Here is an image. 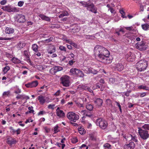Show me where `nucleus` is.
Returning a JSON list of instances; mask_svg holds the SVG:
<instances>
[{
    "instance_id": "nucleus-45",
    "label": "nucleus",
    "mask_w": 149,
    "mask_h": 149,
    "mask_svg": "<svg viewBox=\"0 0 149 149\" xmlns=\"http://www.w3.org/2000/svg\"><path fill=\"white\" fill-rule=\"evenodd\" d=\"M59 49L61 51H63L64 52H66V48L63 46H61L59 47Z\"/></svg>"
},
{
    "instance_id": "nucleus-54",
    "label": "nucleus",
    "mask_w": 149,
    "mask_h": 149,
    "mask_svg": "<svg viewBox=\"0 0 149 149\" xmlns=\"http://www.w3.org/2000/svg\"><path fill=\"white\" fill-rule=\"evenodd\" d=\"M61 93V91L60 90H58L54 94V95L56 96H58Z\"/></svg>"
},
{
    "instance_id": "nucleus-25",
    "label": "nucleus",
    "mask_w": 149,
    "mask_h": 149,
    "mask_svg": "<svg viewBox=\"0 0 149 149\" xmlns=\"http://www.w3.org/2000/svg\"><path fill=\"white\" fill-rule=\"evenodd\" d=\"M141 26L143 29L145 31L148 30L149 28V25L148 24H142Z\"/></svg>"
},
{
    "instance_id": "nucleus-46",
    "label": "nucleus",
    "mask_w": 149,
    "mask_h": 149,
    "mask_svg": "<svg viewBox=\"0 0 149 149\" xmlns=\"http://www.w3.org/2000/svg\"><path fill=\"white\" fill-rule=\"evenodd\" d=\"M58 125H56L55 127H54V133L56 134L58 132Z\"/></svg>"
},
{
    "instance_id": "nucleus-31",
    "label": "nucleus",
    "mask_w": 149,
    "mask_h": 149,
    "mask_svg": "<svg viewBox=\"0 0 149 149\" xmlns=\"http://www.w3.org/2000/svg\"><path fill=\"white\" fill-rule=\"evenodd\" d=\"M88 111L86 110H82L81 111V113L84 115H85V116H88V117H90L91 116V114H87Z\"/></svg>"
},
{
    "instance_id": "nucleus-6",
    "label": "nucleus",
    "mask_w": 149,
    "mask_h": 149,
    "mask_svg": "<svg viewBox=\"0 0 149 149\" xmlns=\"http://www.w3.org/2000/svg\"><path fill=\"white\" fill-rule=\"evenodd\" d=\"M1 9L3 10L6 11L8 12H17L19 10L15 7L11 5H8L2 7Z\"/></svg>"
},
{
    "instance_id": "nucleus-14",
    "label": "nucleus",
    "mask_w": 149,
    "mask_h": 149,
    "mask_svg": "<svg viewBox=\"0 0 149 149\" xmlns=\"http://www.w3.org/2000/svg\"><path fill=\"white\" fill-rule=\"evenodd\" d=\"M17 21L19 23H24L25 21V17L24 15H18L17 16Z\"/></svg>"
},
{
    "instance_id": "nucleus-20",
    "label": "nucleus",
    "mask_w": 149,
    "mask_h": 149,
    "mask_svg": "<svg viewBox=\"0 0 149 149\" xmlns=\"http://www.w3.org/2000/svg\"><path fill=\"white\" fill-rule=\"evenodd\" d=\"M116 69L118 71H122L124 68L123 65L120 63H118L116 65Z\"/></svg>"
},
{
    "instance_id": "nucleus-56",
    "label": "nucleus",
    "mask_w": 149,
    "mask_h": 149,
    "mask_svg": "<svg viewBox=\"0 0 149 149\" xmlns=\"http://www.w3.org/2000/svg\"><path fill=\"white\" fill-rule=\"evenodd\" d=\"M6 2L7 1L6 0H3L1 1L0 3L1 5H3L5 4Z\"/></svg>"
},
{
    "instance_id": "nucleus-2",
    "label": "nucleus",
    "mask_w": 149,
    "mask_h": 149,
    "mask_svg": "<svg viewBox=\"0 0 149 149\" xmlns=\"http://www.w3.org/2000/svg\"><path fill=\"white\" fill-rule=\"evenodd\" d=\"M138 131L141 138L146 140L149 137V134L148 131L149 130V124H145L141 127L138 128Z\"/></svg>"
},
{
    "instance_id": "nucleus-48",
    "label": "nucleus",
    "mask_w": 149,
    "mask_h": 149,
    "mask_svg": "<svg viewBox=\"0 0 149 149\" xmlns=\"http://www.w3.org/2000/svg\"><path fill=\"white\" fill-rule=\"evenodd\" d=\"M24 54L26 57H29V53L28 51L26 50H25L24 51Z\"/></svg>"
},
{
    "instance_id": "nucleus-28",
    "label": "nucleus",
    "mask_w": 149,
    "mask_h": 149,
    "mask_svg": "<svg viewBox=\"0 0 149 149\" xmlns=\"http://www.w3.org/2000/svg\"><path fill=\"white\" fill-rule=\"evenodd\" d=\"M87 6H88L87 7V9L88 10H89V9H92L95 7L93 3H88Z\"/></svg>"
},
{
    "instance_id": "nucleus-58",
    "label": "nucleus",
    "mask_w": 149,
    "mask_h": 149,
    "mask_svg": "<svg viewBox=\"0 0 149 149\" xmlns=\"http://www.w3.org/2000/svg\"><path fill=\"white\" fill-rule=\"evenodd\" d=\"M120 14L122 15V17L123 18H124L125 17L123 16L124 14H125V12L123 10H120Z\"/></svg>"
},
{
    "instance_id": "nucleus-38",
    "label": "nucleus",
    "mask_w": 149,
    "mask_h": 149,
    "mask_svg": "<svg viewBox=\"0 0 149 149\" xmlns=\"http://www.w3.org/2000/svg\"><path fill=\"white\" fill-rule=\"evenodd\" d=\"M10 91L4 92L3 93V96L4 97L9 96L10 95Z\"/></svg>"
},
{
    "instance_id": "nucleus-19",
    "label": "nucleus",
    "mask_w": 149,
    "mask_h": 149,
    "mask_svg": "<svg viewBox=\"0 0 149 149\" xmlns=\"http://www.w3.org/2000/svg\"><path fill=\"white\" fill-rule=\"evenodd\" d=\"M16 98L17 99H29V97L28 96H26L22 94L19 95L18 94L16 97Z\"/></svg>"
},
{
    "instance_id": "nucleus-43",
    "label": "nucleus",
    "mask_w": 149,
    "mask_h": 149,
    "mask_svg": "<svg viewBox=\"0 0 149 149\" xmlns=\"http://www.w3.org/2000/svg\"><path fill=\"white\" fill-rule=\"evenodd\" d=\"M78 141L77 137H74L72 139V142L73 143H75Z\"/></svg>"
},
{
    "instance_id": "nucleus-39",
    "label": "nucleus",
    "mask_w": 149,
    "mask_h": 149,
    "mask_svg": "<svg viewBox=\"0 0 149 149\" xmlns=\"http://www.w3.org/2000/svg\"><path fill=\"white\" fill-rule=\"evenodd\" d=\"M25 45V44L23 43L20 42L18 43V47L20 49L24 47Z\"/></svg>"
},
{
    "instance_id": "nucleus-30",
    "label": "nucleus",
    "mask_w": 149,
    "mask_h": 149,
    "mask_svg": "<svg viewBox=\"0 0 149 149\" xmlns=\"http://www.w3.org/2000/svg\"><path fill=\"white\" fill-rule=\"evenodd\" d=\"M15 88L14 91V93L18 94L21 92V90L17 86H16L15 87Z\"/></svg>"
},
{
    "instance_id": "nucleus-22",
    "label": "nucleus",
    "mask_w": 149,
    "mask_h": 149,
    "mask_svg": "<svg viewBox=\"0 0 149 149\" xmlns=\"http://www.w3.org/2000/svg\"><path fill=\"white\" fill-rule=\"evenodd\" d=\"M40 17L42 19L49 22L50 21V19L49 17H47L44 15H40Z\"/></svg>"
},
{
    "instance_id": "nucleus-17",
    "label": "nucleus",
    "mask_w": 149,
    "mask_h": 149,
    "mask_svg": "<svg viewBox=\"0 0 149 149\" xmlns=\"http://www.w3.org/2000/svg\"><path fill=\"white\" fill-rule=\"evenodd\" d=\"M38 100L41 104H43L46 102L45 97L40 95L38 97Z\"/></svg>"
},
{
    "instance_id": "nucleus-57",
    "label": "nucleus",
    "mask_w": 149,
    "mask_h": 149,
    "mask_svg": "<svg viewBox=\"0 0 149 149\" xmlns=\"http://www.w3.org/2000/svg\"><path fill=\"white\" fill-rule=\"evenodd\" d=\"M81 3L82 4V5L83 6H84L86 7L87 8V7L88 6L87 5L88 4V3H87L86 2H84V3L81 2Z\"/></svg>"
},
{
    "instance_id": "nucleus-50",
    "label": "nucleus",
    "mask_w": 149,
    "mask_h": 149,
    "mask_svg": "<svg viewBox=\"0 0 149 149\" xmlns=\"http://www.w3.org/2000/svg\"><path fill=\"white\" fill-rule=\"evenodd\" d=\"M11 40L10 38H3L1 37L0 38V40Z\"/></svg>"
},
{
    "instance_id": "nucleus-44",
    "label": "nucleus",
    "mask_w": 149,
    "mask_h": 149,
    "mask_svg": "<svg viewBox=\"0 0 149 149\" xmlns=\"http://www.w3.org/2000/svg\"><path fill=\"white\" fill-rule=\"evenodd\" d=\"M53 39V37H50L49 39H46L44 41L45 42L48 43V42H50L52 41Z\"/></svg>"
},
{
    "instance_id": "nucleus-61",
    "label": "nucleus",
    "mask_w": 149,
    "mask_h": 149,
    "mask_svg": "<svg viewBox=\"0 0 149 149\" xmlns=\"http://www.w3.org/2000/svg\"><path fill=\"white\" fill-rule=\"evenodd\" d=\"M140 9L141 11H143L144 8H143V5L142 4H141L140 5Z\"/></svg>"
},
{
    "instance_id": "nucleus-49",
    "label": "nucleus",
    "mask_w": 149,
    "mask_h": 149,
    "mask_svg": "<svg viewBox=\"0 0 149 149\" xmlns=\"http://www.w3.org/2000/svg\"><path fill=\"white\" fill-rule=\"evenodd\" d=\"M24 3V2L23 1H19L18 2V6L19 7H22Z\"/></svg>"
},
{
    "instance_id": "nucleus-32",
    "label": "nucleus",
    "mask_w": 149,
    "mask_h": 149,
    "mask_svg": "<svg viewBox=\"0 0 149 149\" xmlns=\"http://www.w3.org/2000/svg\"><path fill=\"white\" fill-rule=\"evenodd\" d=\"M78 130L79 133L81 134H85V131L83 127L78 128Z\"/></svg>"
},
{
    "instance_id": "nucleus-64",
    "label": "nucleus",
    "mask_w": 149,
    "mask_h": 149,
    "mask_svg": "<svg viewBox=\"0 0 149 149\" xmlns=\"http://www.w3.org/2000/svg\"><path fill=\"white\" fill-rule=\"evenodd\" d=\"M74 62L73 60H71L69 61L68 63L70 65H71L73 64Z\"/></svg>"
},
{
    "instance_id": "nucleus-52",
    "label": "nucleus",
    "mask_w": 149,
    "mask_h": 149,
    "mask_svg": "<svg viewBox=\"0 0 149 149\" xmlns=\"http://www.w3.org/2000/svg\"><path fill=\"white\" fill-rule=\"evenodd\" d=\"M80 86L82 89H84L85 90H87V88L88 87L87 86L83 85H82Z\"/></svg>"
},
{
    "instance_id": "nucleus-16",
    "label": "nucleus",
    "mask_w": 149,
    "mask_h": 149,
    "mask_svg": "<svg viewBox=\"0 0 149 149\" xmlns=\"http://www.w3.org/2000/svg\"><path fill=\"white\" fill-rule=\"evenodd\" d=\"M17 142L16 140L15 139H13L11 138H8L7 139V143L10 145L15 144Z\"/></svg>"
},
{
    "instance_id": "nucleus-23",
    "label": "nucleus",
    "mask_w": 149,
    "mask_h": 149,
    "mask_svg": "<svg viewBox=\"0 0 149 149\" xmlns=\"http://www.w3.org/2000/svg\"><path fill=\"white\" fill-rule=\"evenodd\" d=\"M92 68H89L88 67H85L84 69L83 70L85 73L87 74L90 73H91Z\"/></svg>"
},
{
    "instance_id": "nucleus-34",
    "label": "nucleus",
    "mask_w": 149,
    "mask_h": 149,
    "mask_svg": "<svg viewBox=\"0 0 149 149\" xmlns=\"http://www.w3.org/2000/svg\"><path fill=\"white\" fill-rule=\"evenodd\" d=\"M86 108L88 110L91 111L93 109V107L91 104H88L86 106Z\"/></svg>"
},
{
    "instance_id": "nucleus-15",
    "label": "nucleus",
    "mask_w": 149,
    "mask_h": 149,
    "mask_svg": "<svg viewBox=\"0 0 149 149\" xmlns=\"http://www.w3.org/2000/svg\"><path fill=\"white\" fill-rule=\"evenodd\" d=\"M93 101L95 104L99 106H101L103 102L102 100L100 98H95Z\"/></svg>"
},
{
    "instance_id": "nucleus-42",
    "label": "nucleus",
    "mask_w": 149,
    "mask_h": 149,
    "mask_svg": "<svg viewBox=\"0 0 149 149\" xmlns=\"http://www.w3.org/2000/svg\"><path fill=\"white\" fill-rule=\"evenodd\" d=\"M37 68L40 70H43L45 68H44L42 65H38L37 66Z\"/></svg>"
},
{
    "instance_id": "nucleus-26",
    "label": "nucleus",
    "mask_w": 149,
    "mask_h": 149,
    "mask_svg": "<svg viewBox=\"0 0 149 149\" xmlns=\"http://www.w3.org/2000/svg\"><path fill=\"white\" fill-rule=\"evenodd\" d=\"M129 137L131 138V140L135 142H137L138 141L137 137L136 135H134L133 136V135H129Z\"/></svg>"
},
{
    "instance_id": "nucleus-24",
    "label": "nucleus",
    "mask_w": 149,
    "mask_h": 149,
    "mask_svg": "<svg viewBox=\"0 0 149 149\" xmlns=\"http://www.w3.org/2000/svg\"><path fill=\"white\" fill-rule=\"evenodd\" d=\"M32 48L33 50L36 52H37L38 51V47L37 45L35 44H33Z\"/></svg>"
},
{
    "instance_id": "nucleus-63",
    "label": "nucleus",
    "mask_w": 149,
    "mask_h": 149,
    "mask_svg": "<svg viewBox=\"0 0 149 149\" xmlns=\"http://www.w3.org/2000/svg\"><path fill=\"white\" fill-rule=\"evenodd\" d=\"M10 129L13 133H15L16 130H15L12 127H10Z\"/></svg>"
},
{
    "instance_id": "nucleus-35",
    "label": "nucleus",
    "mask_w": 149,
    "mask_h": 149,
    "mask_svg": "<svg viewBox=\"0 0 149 149\" xmlns=\"http://www.w3.org/2000/svg\"><path fill=\"white\" fill-rule=\"evenodd\" d=\"M51 49H52V50H49L48 51V53L50 54H52L55 51V48L54 46H51Z\"/></svg>"
},
{
    "instance_id": "nucleus-10",
    "label": "nucleus",
    "mask_w": 149,
    "mask_h": 149,
    "mask_svg": "<svg viewBox=\"0 0 149 149\" xmlns=\"http://www.w3.org/2000/svg\"><path fill=\"white\" fill-rule=\"evenodd\" d=\"M63 69V68L60 66H55L51 68L49 71L52 74H55L57 72L59 71L62 70Z\"/></svg>"
},
{
    "instance_id": "nucleus-12",
    "label": "nucleus",
    "mask_w": 149,
    "mask_h": 149,
    "mask_svg": "<svg viewBox=\"0 0 149 149\" xmlns=\"http://www.w3.org/2000/svg\"><path fill=\"white\" fill-rule=\"evenodd\" d=\"M135 146V144L133 142H131L129 144H125L124 146L125 149H133Z\"/></svg>"
},
{
    "instance_id": "nucleus-11",
    "label": "nucleus",
    "mask_w": 149,
    "mask_h": 149,
    "mask_svg": "<svg viewBox=\"0 0 149 149\" xmlns=\"http://www.w3.org/2000/svg\"><path fill=\"white\" fill-rule=\"evenodd\" d=\"M38 84V81H35L25 84V86L27 88H33L36 87Z\"/></svg>"
},
{
    "instance_id": "nucleus-33",
    "label": "nucleus",
    "mask_w": 149,
    "mask_h": 149,
    "mask_svg": "<svg viewBox=\"0 0 149 149\" xmlns=\"http://www.w3.org/2000/svg\"><path fill=\"white\" fill-rule=\"evenodd\" d=\"M12 62L15 63H21V61L20 60L15 58H13L12 59Z\"/></svg>"
},
{
    "instance_id": "nucleus-40",
    "label": "nucleus",
    "mask_w": 149,
    "mask_h": 149,
    "mask_svg": "<svg viewBox=\"0 0 149 149\" xmlns=\"http://www.w3.org/2000/svg\"><path fill=\"white\" fill-rule=\"evenodd\" d=\"M106 102L107 104L109 105H112V101L109 99H107L106 100Z\"/></svg>"
},
{
    "instance_id": "nucleus-51",
    "label": "nucleus",
    "mask_w": 149,
    "mask_h": 149,
    "mask_svg": "<svg viewBox=\"0 0 149 149\" xmlns=\"http://www.w3.org/2000/svg\"><path fill=\"white\" fill-rule=\"evenodd\" d=\"M46 113L44 111H40L38 114V116H40V115H43V114H45Z\"/></svg>"
},
{
    "instance_id": "nucleus-7",
    "label": "nucleus",
    "mask_w": 149,
    "mask_h": 149,
    "mask_svg": "<svg viewBox=\"0 0 149 149\" xmlns=\"http://www.w3.org/2000/svg\"><path fill=\"white\" fill-rule=\"evenodd\" d=\"M61 83L64 86L68 87L69 86V77L67 75L62 76L60 78Z\"/></svg>"
},
{
    "instance_id": "nucleus-27",
    "label": "nucleus",
    "mask_w": 149,
    "mask_h": 149,
    "mask_svg": "<svg viewBox=\"0 0 149 149\" xmlns=\"http://www.w3.org/2000/svg\"><path fill=\"white\" fill-rule=\"evenodd\" d=\"M138 88L139 89H143L146 90H149L148 88L146 86L143 85H140L138 86Z\"/></svg>"
},
{
    "instance_id": "nucleus-53",
    "label": "nucleus",
    "mask_w": 149,
    "mask_h": 149,
    "mask_svg": "<svg viewBox=\"0 0 149 149\" xmlns=\"http://www.w3.org/2000/svg\"><path fill=\"white\" fill-rule=\"evenodd\" d=\"M55 106V105L53 104L52 105V104H49L48 106V108L49 109H54V107Z\"/></svg>"
},
{
    "instance_id": "nucleus-59",
    "label": "nucleus",
    "mask_w": 149,
    "mask_h": 149,
    "mask_svg": "<svg viewBox=\"0 0 149 149\" xmlns=\"http://www.w3.org/2000/svg\"><path fill=\"white\" fill-rule=\"evenodd\" d=\"M100 84L98 83L96 85H95V88L98 89V88H100Z\"/></svg>"
},
{
    "instance_id": "nucleus-29",
    "label": "nucleus",
    "mask_w": 149,
    "mask_h": 149,
    "mask_svg": "<svg viewBox=\"0 0 149 149\" xmlns=\"http://www.w3.org/2000/svg\"><path fill=\"white\" fill-rule=\"evenodd\" d=\"M68 15V13L66 11H65L63 12L59 16V17L60 18H62L65 16H67Z\"/></svg>"
},
{
    "instance_id": "nucleus-60",
    "label": "nucleus",
    "mask_w": 149,
    "mask_h": 149,
    "mask_svg": "<svg viewBox=\"0 0 149 149\" xmlns=\"http://www.w3.org/2000/svg\"><path fill=\"white\" fill-rule=\"evenodd\" d=\"M125 28L126 29L129 31H131L132 30L133 27L132 26L128 27H126Z\"/></svg>"
},
{
    "instance_id": "nucleus-47",
    "label": "nucleus",
    "mask_w": 149,
    "mask_h": 149,
    "mask_svg": "<svg viewBox=\"0 0 149 149\" xmlns=\"http://www.w3.org/2000/svg\"><path fill=\"white\" fill-rule=\"evenodd\" d=\"M91 70L92 71H91V73L93 74H96L97 73V71L96 70H95L93 68H92Z\"/></svg>"
},
{
    "instance_id": "nucleus-21",
    "label": "nucleus",
    "mask_w": 149,
    "mask_h": 149,
    "mask_svg": "<svg viewBox=\"0 0 149 149\" xmlns=\"http://www.w3.org/2000/svg\"><path fill=\"white\" fill-rule=\"evenodd\" d=\"M14 30L12 28L7 27L5 29V32L7 34H10L14 33Z\"/></svg>"
},
{
    "instance_id": "nucleus-4",
    "label": "nucleus",
    "mask_w": 149,
    "mask_h": 149,
    "mask_svg": "<svg viewBox=\"0 0 149 149\" xmlns=\"http://www.w3.org/2000/svg\"><path fill=\"white\" fill-rule=\"evenodd\" d=\"M96 123L97 125H99L102 129H105L108 125L107 121L101 118L97 119Z\"/></svg>"
},
{
    "instance_id": "nucleus-55",
    "label": "nucleus",
    "mask_w": 149,
    "mask_h": 149,
    "mask_svg": "<svg viewBox=\"0 0 149 149\" xmlns=\"http://www.w3.org/2000/svg\"><path fill=\"white\" fill-rule=\"evenodd\" d=\"M26 61L27 62L29 63L30 65L31 64V63L30 59L29 57H26Z\"/></svg>"
},
{
    "instance_id": "nucleus-36",
    "label": "nucleus",
    "mask_w": 149,
    "mask_h": 149,
    "mask_svg": "<svg viewBox=\"0 0 149 149\" xmlns=\"http://www.w3.org/2000/svg\"><path fill=\"white\" fill-rule=\"evenodd\" d=\"M10 69V67L8 66H6L3 69L4 73L6 74Z\"/></svg>"
},
{
    "instance_id": "nucleus-9",
    "label": "nucleus",
    "mask_w": 149,
    "mask_h": 149,
    "mask_svg": "<svg viewBox=\"0 0 149 149\" xmlns=\"http://www.w3.org/2000/svg\"><path fill=\"white\" fill-rule=\"evenodd\" d=\"M135 46L136 48L140 50H145L146 49L145 43L143 41H141V43H137Z\"/></svg>"
},
{
    "instance_id": "nucleus-18",
    "label": "nucleus",
    "mask_w": 149,
    "mask_h": 149,
    "mask_svg": "<svg viewBox=\"0 0 149 149\" xmlns=\"http://www.w3.org/2000/svg\"><path fill=\"white\" fill-rule=\"evenodd\" d=\"M57 116L59 118H62L65 117V115L64 112L62 110L58 111L56 112Z\"/></svg>"
},
{
    "instance_id": "nucleus-37",
    "label": "nucleus",
    "mask_w": 149,
    "mask_h": 149,
    "mask_svg": "<svg viewBox=\"0 0 149 149\" xmlns=\"http://www.w3.org/2000/svg\"><path fill=\"white\" fill-rule=\"evenodd\" d=\"M104 149H111V145L108 143L105 144L104 145Z\"/></svg>"
},
{
    "instance_id": "nucleus-8",
    "label": "nucleus",
    "mask_w": 149,
    "mask_h": 149,
    "mask_svg": "<svg viewBox=\"0 0 149 149\" xmlns=\"http://www.w3.org/2000/svg\"><path fill=\"white\" fill-rule=\"evenodd\" d=\"M70 72L73 74H76L78 77H83L84 76V74L80 70L76 68H72L70 70Z\"/></svg>"
},
{
    "instance_id": "nucleus-62",
    "label": "nucleus",
    "mask_w": 149,
    "mask_h": 149,
    "mask_svg": "<svg viewBox=\"0 0 149 149\" xmlns=\"http://www.w3.org/2000/svg\"><path fill=\"white\" fill-rule=\"evenodd\" d=\"M20 129L19 128H18L17 130H16V132L17 134H20Z\"/></svg>"
},
{
    "instance_id": "nucleus-13",
    "label": "nucleus",
    "mask_w": 149,
    "mask_h": 149,
    "mask_svg": "<svg viewBox=\"0 0 149 149\" xmlns=\"http://www.w3.org/2000/svg\"><path fill=\"white\" fill-rule=\"evenodd\" d=\"M128 61L130 62L133 61L135 58V56L134 54L131 52H129L128 55L127 56Z\"/></svg>"
},
{
    "instance_id": "nucleus-3",
    "label": "nucleus",
    "mask_w": 149,
    "mask_h": 149,
    "mask_svg": "<svg viewBox=\"0 0 149 149\" xmlns=\"http://www.w3.org/2000/svg\"><path fill=\"white\" fill-rule=\"evenodd\" d=\"M148 62L145 60H141L136 64V68L138 71L142 72L146 69L148 67Z\"/></svg>"
},
{
    "instance_id": "nucleus-41",
    "label": "nucleus",
    "mask_w": 149,
    "mask_h": 149,
    "mask_svg": "<svg viewBox=\"0 0 149 149\" xmlns=\"http://www.w3.org/2000/svg\"><path fill=\"white\" fill-rule=\"evenodd\" d=\"M89 11L91 12L92 13H97V8L95 7H94L92 9H89Z\"/></svg>"
},
{
    "instance_id": "nucleus-1",
    "label": "nucleus",
    "mask_w": 149,
    "mask_h": 149,
    "mask_svg": "<svg viewBox=\"0 0 149 149\" xmlns=\"http://www.w3.org/2000/svg\"><path fill=\"white\" fill-rule=\"evenodd\" d=\"M94 52L95 55L97 56L102 62L109 63L111 62V59L109 56V52L102 46H96L94 48Z\"/></svg>"
},
{
    "instance_id": "nucleus-5",
    "label": "nucleus",
    "mask_w": 149,
    "mask_h": 149,
    "mask_svg": "<svg viewBox=\"0 0 149 149\" xmlns=\"http://www.w3.org/2000/svg\"><path fill=\"white\" fill-rule=\"evenodd\" d=\"M67 117L71 121L75 122L79 118L78 115L75 113L70 112L68 113L67 115Z\"/></svg>"
}]
</instances>
